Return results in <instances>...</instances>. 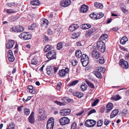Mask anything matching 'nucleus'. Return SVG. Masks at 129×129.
Here are the masks:
<instances>
[{"instance_id": "0e129e2a", "label": "nucleus", "mask_w": 129, "mask_h": 129, "mask_svg": "<svg viewBox=\"0 0 129 129\" xmlns=\"http://www.w3.org/2000/svg\"><path fill=\"white\" fill-rule=\"evenodd\" d=\"M125 58L127 60H129V53L126 54L125 56Z\"/></svg>"}, {"instance_id": "f704fd0d", "label": "nucleus", "mask_w": 129, "mask_h": 129, "mask_svg": "<svg viewBox=\"0 0 129 129\" xmlns=\"http://www.w3.org/2000/svg\"><path fill=\"white\" fill-rule=\"evenodd\" d=\"M87 88V86L84 83H82L81 87V88L83 91H84L86 90Z\"/></svg>"}, {"instance_id": "a19ab883", "label": "nucleus", "mask_w": 129, "mask_h": 129, "mask_svg": "<svg viewBox=\"0 0 129 129\" xmlns=\"http://www.w3.org/2000/svg\"><path fill=\"white\" fill-rule=\"evenodd\" d=\"M78 80H76L73 81L69 85V86H71L75 85L78 83Z\"/></svg>"}, {"instance_id": "3c124183", "label": "nucleus", "mask_w": 129, "mask_h": 129, "mask_svg": "<svg viewBox=\"0 0 129 129\" xmlns=\"http://www.w3.org/2000/svg\"><path fill=\"white\" fill-rule=\"evenodd\" d=\"M6 77L8 81H12V77L9 75H7L6 77H5V78Z\"/></svg>"}, {"instance_id": "4468645a", "label": "nucleus", "mask_w": 129, "mask_h": 129, "mask_svg": "<svg viewBox=\"0 0 129 129\" xmlns=\"http://www.w3.org/2000/svg\"><path fill=\"white\" fill-rule=\"evenodd\" d=\"M113 104L111 103H109L107 105L106 108V112L108 113L113 108Z\"/></svg>"}, {"instance_id": "e2e57ef3", "label": "nucleus", "mask_w": 129, "mask_h": 129, "mask_svg": "<svg viewBox=\"0 0 129 129\" xmlns=\"http://www.w3.org/2000/svg\"><path fill=\"white\" fill-rule=\"evenodd\" d=\"M55 103L60 106L62 105H63V104L62 103L58 102L57 101H55Z\"/></svg>"}, {"instance_id": "864d4df0", "label": "nucleus", "mask_w": 129, "mask_h": 129, "mask_svg": "<svg viewBox=\"0 0 129 129\" xmlns=\"http://www.w3.org/2000/svg\"><path fill=\"white\" fill-rule=\"evenodd\" d=\"M64 109L61 110L59 112L60 114L62 116H65V113H64Z\"/></svg>"}, {"instance_id": "052dcab7", "label": "nucleus", "mask_w": 129, "mask_h": 129, "mask_svg": "<svg viewBox=\"0 0 129 129\" xmlns=\"http://www.w3.org/2000/svg\"><path fill=\"white\" fill-rule=\"evenodd\" d=\"M76 45L78 46H82V44L80 41L77 42Z\"/></svg>"}, {"instance_id": "4d7b16f0", "label": "nucleus", "mask_w": 129, "mask_h": 129, "mask_svg": "<svg viewBox=\"0 0 129 129\" xmlns=\"http://www.w3.org/2000/svg\"><path fill=\"white\" fill-rule=\"evenodd\" d=\"M16 19V16H12L11 17V21L12 22H13L14 21H15Z\"/></svg>"}, {"instance_id": "f03ea898", "label": "nucleus", "mask_w": 129, "mask_h": 129, "mask_svg": "<svg viewBox=\"0 0 129 129\" xmlns=\"http://www.w3.org/2000/svg\"><path fill=\"white\" fill-rule=\"evenodd\" d=\"M97 47L101 52H104L106 51L104 43L102 40L98 41L97 43Z\"/></svg>"}, {"instance_id": "aec40b11", "label": "nucleus", "mask_w": 129, "mask_h": 129, "mask_svg": "<svg viewBox=\"0 0 129 129\" xmlns=\"http://www.w3.org/2000/svg\"><path fill=\"white\" fill-rule=\"evenodd\" d=\"M49 24L48 21L46 19H44L41 22V25L42 26H45V27H47V26Z\"/></svg>"}, {"instance_id": "72a5a7b5", "label": "nucleus", "mask_w": 129, "mask_h": 129, "mask_svg": "<svg viewBox=\"0 0 129 129\" xmlns=\"http://www.w3.org/2000/svg\"><path fill=\"white\" fill-rule=\"evenodd\" d=\"M54 120L53 118V117H51L48 120L47 124H54Z\"/></svg>"}, {"instance_id": "f8f14e48", "label": "nucleus", "mask_w": 129, "mask_h": 129, "mask_svg": "<svg viewBox=\"0 0 129 129\" xmlns=\"http://www.w3.org/2000/svg\"><path fill=\"white\" fill-rule=\"evenodd\" d=\"M88 6L85 5H82L80 8V11L81 13H86L88 11Z\"/></svg>"}, {"instance_id": "338daca9", "label": "nucleus", "mask_w": 129, "mask_h": 129, "mask_svg": "<svg viewBox=\"0 0 129 129\" xmlns=\"http://www.w3.org/2000/svg\"><path fill=\"white\" fill-rule=\"evenodd\" d=\"M84 112V110H82L79 113L77 114L78 115H81Z\"/></svg>"}, {"instance_id": "0eeeda50", "label": "nucleus", "mask_w": 129, "mask_h": 129, "mask_svg": "<svg viewBox=\"0 0 129 129\" xmlns=\"http://www.w3.org/2000/svg\"><path fill=\"white\" fill-rule=\"evenodd\" d=\"M69 71V69L68 68H66L65 70L62 69L60 70L58 72L59 76L60 77H64L67 74Z\"/></svg>"}, {"instance_id": "6ab92c4d", "label": "nucleus", "mask_w": 129, "mask_h": 129, "mask_svg": "<svg viewBox=\"0 0 129 129\" xmlns=\"http://www.w3.org/2000/svg\"><path fill=\"white\" fill-rule=\"evenodd\" d=\"M72 94L74 96H76L79 98L82 97L83 95V94L82 92H79L76 91H74Z\"/></svg>"}, {"instance_id": "603ef678", "label": "nucleus", "mask_w": 129, "mask_h": 129, "mask_svg": "<svg viewBox=\"0 0 129 129\" xmlns=\"http://www.w3.org/2000/svg\"><path fill=\"white\" fill-rule=\"evenodd\" d=\"M24 106H18L17 108V110L19 112H20L21 111H22L23 110L22 108Z\"/></svg>"}, {"instance_id": "2eb2a0df", "label": "nucleus", "mask_w": 129, "mask_h": 129, "mask_svg": "<svg viewBox=\"0 0 129 129\" xmlns=\"http://www.w3.org/2000/svg\"><path fill=\"white\" fill-rule=\"evenodd\" d=\"M92 55L93 57L96 59H98L99 58H100V54L96 49L92 51Z\"/></svg>"}, {"instance_id": "20e7f679", "label": "nucleus", "mask_w": 129, "mask_h": 129, "mask_svg": "<svg viewBox=\"0 0 129 129\" xmlns=\"http://www.w3.org/2000/svg\"><path fill=\"white\" fill-rule=\"evenodd\" d=\"M96 123V121L94 120L88 119L85 121L84 125L87 127H91L93 126Z\"/></svg>"}, {"instance_id": "79ce46f5", "label": "nucleus", "mask_w": 129, "mask_h": 129, "mask_svg": "<svg viewBox=\"0 0 129 129\" xmlns=\"http://www.w3.org/2000/svg\"><path fill=\"white\" fill-rule=\"evenodd\" d=\"M77 125V123L75 122H73L71 124V129H76Z\"/></svg>"}, {"instance_id": "c9c22d12", "label": "nucleus", "mask_w": 129, "mask_h": 129, "mask_svg": "<svg viewBox=\"0 0 129 129\" xmlns=\"http://www.w3.org/2000/svg\"><path fill=\"white\" fill-rule=\"evenodd\" d=\"M64 113H65V115L66 116L69 114L71 112V110L69 109H64Z\"/></svg>"}, {"instance_id": "ddd939ff", "label": "nucleus", "mask_w": 129, "mask_h": 129, "mask_svg": "<svg viewBox=\"0 0 129 129\" xmlns=\"http://www.w3.org/2000/svg\"><path fill=\"white\" fill-rule=\"evenodd\" d=\"M71 3V0H63L60 4L63 7H66L69 5Z\"/></svg>"}, {"instance_id": "8fccbe9b", "label": "nucleus", "mask_w": 129, "mask_h": 129, "mask_svg": "<svg viewBox=\"0 0 129 129\" xmlns=\"http://www.w3.org/2000/svg\"><path fill=\"white\" fill-rule=\"evenodd\" d=\"M63 100H66V101H67L69 102H70L73 101L72 99H71L68 98H64L63 99Z\"/></svg>"}, {"instance_id": "680f3d73", "label": "nucleus", "mask_w": 129, "mask_h": 129, "mask_svg": "<svg viewBox=\"0 0 129 129\" xmlns=\"http://www.w3.org/2000/svg\"><path fill=\"white\" fill-rule=\"evenodd\" d=\"M48 34L49 35H51L52 34L53 31L50 28H49L48 30Z\"/></svg>"}, {"instance_id": "bf43d9fd", "label": "nucleus", "mask_w": 129, "mask_h": 129, "mask_svg": "<svg viewBox=\"0 0 129 129\" xmlns=\"http://www.w3.org/2000/svg\"><path fill=\"white\" fill-rule=\"evenodd\" d=\"M110 122V121H109V120H107V119H106L105 120L104 122V124L105 125H107L109 124Z\"/></svg>"}, {"instance_id": "e433bc0d", "label": "nucleus", "mask_w": 129, "mask_h": 129, "mask_svg": "<svg viewBox=\"0 0 129 129\" xmlns=\"http://www.w3.org/2000/svg\"><path fill=\"white\" fill-rule=\"evenodd\" d=\"M89 60L81 61L83 66L85 67L89 63Z\"/></svg>"}, {"instance_id": "7ed1b4c3", "label": "nucleus", "mask_w": 129, "mask_h": 129, "mask_svg": "<svg viewBox=\"0 0 129 129\" xmlns=\"http://www.w3.org/2000/svg\"><path fill=\"white\" fill-rule=\"evenodd\" d=\"M56 54L54 50H51L48 52L46 54V56L49 60L56 59Z\"/></svg>"}, {"instance_id": "f3484780", "label": "nucleus", "mask_w": 129, "mask_h": 129, "mask_svg": "<svg viewBox=\"0 0 129 129\" xmlns=\"http://www.w3.org/2000/svg\"><path fill=\"white\" fill-rule=\"evenodd\" d=\"M79 27V26L77 24H72L69 27V30L71 32H72L77 29Z\"/></svg>"}, {"instance_id": "6e6d98bb", "label": "nucleus", "mask_w": 129, "mask_h": 129, "mask_svg": "<svg viewBox=\"0 0 129 129\" xmlns=\"http://www.w3.org/2000/svg\"><path fill=\"white\" fill-rule=\"evenodd\" d=\"M78 62L76 60H73L72 62V64L73 66H75L77 64Z\"/></svg>"}, {"instance_id": "de8ad7c7", "label": "nucleus", "mask_w": 129, "mask_h": 129, "mask_svg": "<svg viewBox=\"0 0 129 129\" xmlns=\"http://www.w3.org/2000/svg\"><path fill=\"white\" fill-rule=\"evenodd\" d=\"M96 112V111L94 109H93L90 111L88 113V115L89 116L91 114L93 113H95Z\"/></svg>"}, {"instance_id": "7c9ffc66", "label": "nucleus", "mask_w": 129, "mask_h": 129, "mask_svg": "<svg viewBox=\"0 0 129 129\" xmlns=\"http://www.w3.org/2000/svg\"><path fill=\"white\" fill-rule=\"evenodd\" d=\"M86 82L87 84L90 88L92 89L94 88L95 86L92 83L87 80H86Z\"/></svg>"}, {"instance_id": "b1692460", "label": "nucleus", "mask_w": 129, "mask_h": 129, "mask_svg": "<svg viewBox=\"0 0 129 129\" xmlns=\"http://www.w3.org/2000/svg\"><path fill=\"white\" fill-rule=\"evenodd\" d=\"M128 41L127 38L125 36L123 37L121 39L120 42L121 44H124Z\"/></svg>"}, {"instance_id": "c756f323", "label": "nucleus", "mask_w": 129, "mask_h": 129, "mask_svg": "<svg viewBox=\"0 0 129 129\" xmlns=\"http://www.w3.org/2000/svg\"><path fill=\"white\" fill-rule=\"evenodd\" d=\"M89 60V58L88 56L83 54L82 55L81 61Z\"/></svg>"}, {"instance_id": "2f4dec72", "label": "nucleus", "mask_w": 129, "mask_h": 129, "mask_svg": "<svg viewBox=\"0 0 129 129\" xmlns=\"http://www.w3.org/2000/svg\"><path fill=\"white\" fill-rule=\"evenodd\" d=\"M51 49V46L50 45H47L45 46L44 48V50L45 52H47Z\"/></svg>"}, {"instance_id": "dca6fc26", "label": "nucleus", "mask_w": 129, "mask_h": 129, "mask_svg": "<svg viewBox=\"0 0 129 129\" xmlns=\"http://www.w3.org/2000/svg\"><path fill=\"white\" fill-rule=\"evenodd\" d=\"M46 70L47 71V73L48 75L50 76L52 75L53 72L52 68L51 66H48Z\"/></svg>"}, {"instance_id": "1a4fd4ad", "label": "nucleus", "mask_w": 129, "mask_h": 129, "mask_svg": "<svg viewBox=\"0 0 129 129\" xmlns=\"http://www.w3.org/2000/svg\"><path fill=\"white\" fill-rule=\"evenodd\" d=\"M11 50H9L8 52L7 57L9 60L12 62L14 60V57Z\"/></svg>"}, {"instance_id": "58836bf2", "label": "nucleus", "mask_w": 129, "mask_h": 129, "mask_svg": "<svg viewBox=\"0 0 129 129\" xmlns=\"http://www.w3.org/2000/svg\"><path fill=\"white\" fill-rule=\"evenodd\" d=\"M24 30V28L21 26H19L18 27L17 29V32H22Z\"/></svg>"}, {"instance_id": "13d9d810", "label": "nucleus", "mask_w": 129, "mask_h": 129, "mask_svg": "<svg viewBox=\"0 0 129 129\" xmlns=\"http://www.w3.org/2000/svg\"><path fill=\"white\" fill-rule=\"evenodd\" d=\"M15 3H9L7 4V5L9 7H11L12 6L15 5Z\"/></svg>"}, {"instance_id": "6e6552de", "label": "nucleus", "mask_w": 129, "mask_h": 129, "mask_svg": "<svg viewBox=\"0 0 129 129\" xmlns=\"http://www.w3.org/2000/svg\"><path fill=\"white\" fill-rule=\"evenodd\" d=\"M120 65L121 67L125 69H127L128 67V64L127 62L123 59H121L119 61Z\"/></svg>"}, {"instance_id": "49530a36", "label": "nucleus", "mask_w": 129, "mask_h": 129, "mask_svg": "<svg viewBox=\"0 0 129 129\" xmlns=\"http://www.w3.org/2000/svg\"><path fill=\"white\" fill-rule=\"evenodd\" d=\"M99 102V100L98 99H96L93 102V103L92 104V106L93 107L96 106V104L98 103Z\"/></svg>"}, {"instance_id": "69168bd1", "label": "nucleus", "mask_w": 129, "mask_h": 129, "mask_svg": "<svg viewBox=\"0 0 129 129\" xmlns=\"http://www.w3.org/2000/svg\"><path fill=\"white\" fill-rule=\"evenodd\" d=\"M103 36H104V40H105L106 39L108 38V35L107 34H104L103 35Z\"/></svg>"}, {"instance_id": "5701e85b", "label": "nucleus", "mask_w": 129, "mask_h": 129, "mask_svg": "<svg viewBox=\"0 0 129 129\" xmlns=\"http://www.w3.org/2000/svg\"><path fill=\"white\" fill-rule=\"evenodd\" d=\"M95 19L97 20L102 18L104 16V14L102 13H95Z\"/></svg>"}, {"instance_id": "f257e3e1", "label": "nucleus", "mask_w": 129, "mask_h": 129, "mask_svg": "<svg viewBox=\"0 0 129 129\" xmlns=\"http://www.w3.org/2000/svg\"><path fill=\"white\" fill-rule=\"evenodd\" d=\"M19 36L20 38L24 40L29 39L31 37V34L27 32H24L21 33Z\"/></svg>"}, {"instance_id": "4be33fe9", "label": "nucleus", "mask_w": 129, "mask_h": 129, "mask_svg": "<svg viewBox=\"0 0 129 129\" xmlns=\"http://www.w3.org/2000/svg\"><path fill=\"white\" fill-rule=\"evenodd\" d=\"M30 4L32 5L38 6L40 5V3L38 0H34L31 2Z\"/></svg>"}, {"instance_id": "37998d69", "label": "nucleus", "mask_w": 129, "mask_h": 129, "mask_svg": "<svg viewBox=\"0 0 129 129\" xmlns=\"http://www.w3.org/2000/svg\"><path fill=\"white\" fill-rule=\"evenodd\" d=\"M37 63V61L35 58H34L31 60V63L33 64L36 65Z\"/></svg>"}, {"instance_id": "ea45409f", "label": "nucleus", "mask_w": 129, "mask_h": 129, "mask_svg": "<svg viewBox=\"0 0 129 129\" xmlns=\"http://www.w3.org/2000/svg\"><path fill=\"white\" fill-rule=\"evenodd\" d=\"M24 112L25 114L26 115H28L30 113V110L29 109L25 108L24 110Z\"/></svg>"}, {"instance_id": "c85d7f7f", "label": "nucleus", "mask_w": 129, "mask_h": 129, "mask_svg": "<svg viewBox=\"0 0 129 129\" xmlns=\"http://www.w3.org/2000/svg\"><path fill=\"white\" fill-rule=\"evenodd\" d=\"M63 44L61 42H59L57 45V49L58 50H60L63 47Z\"/></svg>"}, {"instance_id": "c03bdc74", "label": "nucleus", "mask_w": 129, "mask_h": 129, "mask_svg": "<svg viewBox=\"0 0 129 129\" xmlns=\"http://www.w3.org/2000/svg\"><path fill=\"white\" fill-rule=\"evenodd\" d=\"M103 123V121L101 120H98L97 122V126L98 127L101 126Z\"/></svg>"}, {"instance_id": "4c0bfd02", "label": "nucleus", "mask_w": 129, "mask_h": 129, "mask_svg": "<svg viewBox=\"0 0 129 129\" xmlns=\"http://www.w3.org/2000/svg\"><path fill=\"white\" fill-rule=\"evenodd\" d=\"M54 125V124H47V129H53Z\"/></svg>"}, {"instance_id": "393cba45", "label": "nucleus", "mask_w": 129, "mask_h": 129, "mask_svg": "<svg viewBox=\"0 0 129 129\" xmlns=\"http://www.w3.org/2000/svg\"><path fill=\"white\" fill-rule=\"evenodd\" d=\"M80 32H76L73 33L72 36V37L73 39H76L78 38L80 35Z\"/></svg>"}, {"instance_id": "cd10ccee", "label": "nucleus", "mask_w": 129, "mask_h": 129, "mask_svg": "<svg viewBox=\"0 0 129 129\" xmlns=\"http://www.w3.org/2000/svg\"><path fill=\"white\" fill-rule=\"evenodd\" d=\"M111 98L114 100L117 101L120 99L121 97L119 95H116L113 96Z\"/></svg>"}, {"instance_id": "412c9836", "label": "nucleus", "mask_w": 129, "mask_h": 129, "mask_svg": "<svg viewBox=\"0 0 129 129\" xmlns=\"http://www.w3.org/2000/svg\"><path fill=\"white\" fill-rule=\"evenodd\" d=\"M91 27V25L89 24H82L81 28L83 29H86Z\"/></svg>"}, {"instance_id": "9d476101", "label": "nucleus", "mask_w": 129, "mask_h": 129, "mask_svg": "<svg viewBox=\"0 0 129 129\" xmlns=\"http://www.w3.org/2000/svg\"><path fill=\"white\" fill-rule=\"evenodd\" d=\"M34 114V112H32L30 116L28 118L29 122L31 124H33L35 122Z\"/></svg>"}, {"instance_id": "a18cd8bd", "label": "nucleus", "mask_w": 129, "mask_h": 129, "mask_svg": "<svg viewBox=\"0 0 129 129\" xmlns=\"http://www.w3.org/2000/svg\"><path fill=\"white\" fill-rule=\"evenodd\" d=\"M98 61H99L100 63L103 64L105 62V60L102 57L101 58H100L99 60H97Z\"/></svg>"}, {"instance_id": "bb28decb", "label": "nucleus", "mask_w": 129, "mask_h": 129, "mask_svg": "<svg viewBox=\"0 0 129 129\" xmlns=\"http://www.w3.org/2000/svg\"><path fill=\"white\" fill-rule=\"evenodd\" d=\"M75 55L77 57L79 58H80L81 56H82L81 51L80 50L76 51L75 52Z\"/></svg>"}, {"instance_id": "a211bd4d", "label": "nucleus", "mask_w": 129, "mask_h": 129, "mask_svg": "<svg viewBox=\"0 0 129 129\" xmlns=\"http://www.w3.org/2000/svg\"><path fill=\"white\" fill-rule=\"evenodd\" d=\"M119 112L118 109H115L113 110L112 113H111L110 115V117L111 118H112L115 116H116L118 114Z\"/></svg>"}, {"instance_id": "39448f33", "label": "nucleus", "mask_w": 129, "mask_h": 129, "mask_svg": "<svg viewBox=\"0 0 129 129\" xmlns=\"http://www.w3.org/2000/svg\"><path fill=\"white\" fill-rule=\"evenodd\" d=\"M70 121V119L66 117H63L59 120L60 124L62 125H65L69 124Z\"/></svg>"}, {"instance_id": "9b49d317", "label": "nucleus", "mask_w": 129, "mask_h": 129, "mask_svg": "<svg viewBox=\"0 0 129 129\" xmlns=\"http://www.w3.org/2000/svg\"><path fill=\"white\" fill-rule=\"evenodd\" d=\"M15 42L13 40H9L7 43L6 44V46L8 49H9L13 47Z\"/></svg>"}, {"instance_id": "09e8293b", "label": "nucleus", "mask_w": 129, "mask_h": 129, "mask_svg": "<svg viewBox=\"0 0 129 129\" xmlns=\"http://www.w3.org/2000/svg\"><path fill=\"white\" fill-rule=\"evenodd\" d=\"M95 13H92L89 15V17L91 19H95Z\"/></svg>"}, {"instance_id": "5fc2aeb1", "label": "nucleus", "mask_w": 129, "mask_h": 129, "mask_svg": "<svg viewBox=\"0 0 129 129\" xmlns=\"http://www.w3.org/2000/svg\"><path fill=\"white\" fill-rule=\"evenodd\" d=\"M10 30L11 31L16 32V26H14L12 27L11 28Z\"/></svg>"}, {"instance_id": "473e14b6", "label": "nucleus", "mask_w": 129, "mask_h": 129, "mask_svg": "<svg viewBox=\"0 0 129 129\" xmlns=\"http://www.w3.org/2000/svg\"><path fill=\"white\" fill-rule=\"evenodd\" d=\"M94 6L96 7L101 8L103 7V5L101 4L98 2H95L94 3Z\"/></svg>"}, {"instance_id": "a878e982", "label": "nucleus", "mask_w": 129, "mask_h": 129, "mask_svg": "<svg viewBox=\"0 0 129 129\" xmlns=\"http://www.w3.org/2000/svg\"><path fill=\"white\" fill-rule=\"evenodd\" d=\"M93 33V29H89L87 31L85 34V36L87 37L91 35Z\"/></svg>"}, {"instance_id": "774afa93", "label": "nucleus", "mask_w": 129, "mask_h": 129, "mask_svg": "<svg viewBox=\"0 0 129 129\" xmlns=\"http://www.w3.org/2000/svg\"><path fill=\"white\" fill-rule=\"evenodd\" d=\"M33 86L31 85H29L27 87V89L29 90L33 89Z\"/></svg>"}, {"instance_id": "423d86ee", "label": "nucleus", "mask_w": 129, "mask_h": 129, "mask_svg": "<svg viewBox=\"0 0 129 129\" xmlns=\"http://www.w3.org/2000/svg\"><path fill=\"white\" fill-rule=\"evenodd\" d=\"M101 68L100 67H96L95 72H93V74L96 77L98 78H101L102 77L101 74Z\"/></svg>"}]
</instances>
